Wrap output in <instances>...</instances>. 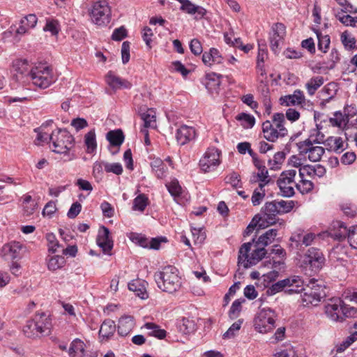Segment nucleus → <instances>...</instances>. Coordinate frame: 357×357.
I'll list each match as a JSON object with an SVG mask.
<instances>
[{
  "mask_svg": "<svg viewBox=\"0 0 357 357\" xmlns=\"http://www.w3.org/2000/svg\"><path fill=\"white\" fill-rule=\"evenodd\" d=\"M40 334L49 332L51 328V321L49 317L44 312L37 313L32 319Z\"/></svg>",
  "mask_w": 357,
  "mask_h": 357,
  "instance_id": "27",
  "label": "nucleus"
},
{
  "mask_svg": "<svg viewBox=\"0 0 357 357\" xmlns=\"http://www.w3.org/2000/svg\"><path fill=\"white\" fill-rule=\"evenodd\" d=\"M29 77L34 86L41 89H47L55 82L52 70L43 65L31 68Z\"/></svg>",
  "mask_w": 357,
  "mask_h": 357,
  "instance_id": "8",
  "label": "nucleus"
},
{
  "mask_svg": "<svg viewBox=\"0 0 357 357\" xmlns=\"http://www.w3.org/2000/svg\"><path fill=\"white\" fill-rule=\"evenodd\" d=\"M148 198L144 194H141L134 199L132 208L135 211L143 212L148 205Z\"/></svg>",
  "mask_w": 357,
  "mask_h": 357,
  "instance_id": "50",
  "label": "nucleus"
},
{
  "mask_svg": "<svg viewBox=\"0 0 357 357\" xmlns=\"http://www.w3.org/2000/svg\"><path fill=\"white\" fill-rule=\"evenodd\" d=\"M337 85L334 82L327 84L319 92L323 103L328 102L336 94Z\"/></svg>",
  "mask_w": 357,
  "mask_h": 357,
  "instance_id": "34",
  "label": "nucleus"
},
{
  "mask_svg": "<svg viewBox=\"0 0 357 357\" xmlns=\"http://www.w3.org/2000/svg\"><path fill=\"white\" fill-rule=\"evenodd\" d=\"M332 226L333 229L330 232L331 237L338 241H342L347 237L350 245L357 249V225L347 229L344 222L335 221L333 222Z\"/></svg>",
  "mask_w": 357,
  "mask_h": 357,
  "instance_id": "10",
  "label": "nucleus"
},
{
  "mask_svg": "<svg viewBox=\"0 0 357 357\" xmlns=\"http://www.w3.org/2000/svg\"><path fill=\"white\" fill-rule=\"evenodd\" d=\"M264 188V185L259 184L258 187L254 190L251 197V201L253 206L259 205L264 199L266 195V190Z\"/></svg>",
  "mask_w": 357,
  "mask_h": 357,
  "instance_id": "44",
  "label": "nucleus"
},
{
  "mask_svg": "<svg viewBox=\"0 0 357 357\" xmlns=\"http://www.w3.org/2000/svg\"><path fill=\"white\" fill-rule=\"evenodd\" d=\"M242 323H243V320H241V319H238L237 321L234 322L229 328V329L224 333V335H223L224 338L233 337L236 335V333L240 330Z\"/></svg>",
  "mask_w": 357,
  "mask_h": 357,
  "instance_id": "60",
  "label": "nucleus"
},
{
  "mask_svg": "<svg viewBox=\"0 0 357 357\" xmlns=\"http://www.w3.org/2000/svg\"><path fill=\"white\" fill-rule=\"evenodd\" d=\"M66 264L65 258L60 255L51 257L47 263V267L50 271H56L62 268Z\"/></svg>",
  "mask_w": 357,
  "mask_h": 357,
  "instance_id": "48",
  "label": "nucleus"
},
{
  "mask_svg": "<svg viewBox=\"0 0 357 357\" xmlns=\"http://www.w3.org/2000/svg\"><path fill=\"white\" fill-rule=\"evenodd\" d=\"M341 41L344 48L347 50H353L355 47L356 40L347 31L341 34Z\"/></svg>",
  "mask_w": 357,
  "mask_h": 357,
  "instance_id": "55",
  "label": "nucleus"
},
{
  "mask_svg": "<svg viewBox=\"0 0 357 357\" xmlns=\"http://www.w3.org/2000/svg\"><path fill=\"white\" fill-rule=\"evenodd\" d=\"M197 136L196 129L187 125H181L176 131V139L179 146H184L194 141Z\"/></svg>",
  "mask_w": 357,
  "mask_h": 357,
  "instance_id": "18",
  "label": "nucleus"
},
{
  "mask_svg": "<svg viewBox=\"0 0 357 357\" xmlns=\"http://www.w3.org/2000/svg\"><path fill=\"white\" fill-rule=\"evenodd\" d=\"M270 181L271 179L268 176V172L266 167L261 169H258V173L255 176H253V178L251 179V182H257L259 184H261V185L264 186H266Z\"/></svg>",
  "mask_w": 357,
  "mask_h": 357,
  "instance_id": "43",
  "label": "nucleus"
},
{
  "mask_svg": "<svg viewBox=\"0 0 357 357\" xmlns=\"http://www.w3.org/2000/svg\"><path fill=\"white\" fill-rule=\"evenodd\" d=\"M13 69L15 72L21 75H26L29 76L31 68L26 59H17L13 63Z\"/></svg>",
  "mask_w": 357,
  "mask_h": 357,
  "instance_id": "41",
  "label": "nucleus"
},
{
  "mask_svg": "<svg viewBox=\"0 0 357 357\" xmlns=\"http://www.w3.org/2000/svg\"><path fill=\"white\" fill-rule=\"evenodd\" d=\"M266 250L252 242L243 243L238 252V264L248 268L257 264L266 255Z\"/></svg>",
  "mask_w": 357,
  "mask_h": 357,
  "instance_id": "3",
  "label": "nucleus"
},
{
  "mask_svg": "<svg viewBox=\"0 0 357 357\" xmlns=\"http://www.w3.org/2000/svg\"><path fill=\"white\" fill-rule=\"evenodd\" d=\"M356 159V155L353 151L345 152L340 158V162L344 165H350L353 164Z\"/></svg>",
  "mask_w": 357,
  "mask_h": 357,
  "instance_id": "63",
  "label": "nucleus"
},
{
  "mask_svg": "<svg viewBox=\"0 0 357 357\" xmlns=\"http://www.w3.org/2000/svg\"><path fill=\"white\" fill-rule=\"evenodd\" d=\"M325 261V257L319 249L310 248L301 257L299 266L306 275H312L323 268Z\"/></svg>",
  "mask_w": 357,
  "mask_h": 357,
  "instance_id": "5",
  "label": "nucleus"
},
{
  "mask_svg": "<svg viewBox=\"0 0 357 357\" xmlns=\"http://www.w3.org/2000/svg\"><path fill=\"white\" fill-rule=\"evenodd\" d=\"M59 29V22L54 19H47L45 26L43 27L45 31L50 32L52 36L57 35Z\"/></svg>",
  "mask_w": 357,
  "mask_h": 357,
  "instance_id": "56",
  "label": "nucleus"
},
{
  "mask_svg": "<svg viewBox=\"0 0 357 357\" xmlns=\"http://www.w3.org/2000/svg\"><path fill=\"white\" fill-rule=\"evenodd\" d=\"M285 158V155L283 152L276 153L273 159L268 160V166L271 169L276 170L280 168V165Z\"/></svg>",
  "mask_w": 357,
  "mask_h": 357,
  "instance_id": "54",
  "label": "nucleus"
},
{
  "mask_svg": "<svg viewBox=\"0 0 357 357\" xmlns=\"http://www.w3.org/2000/svg\"><path fill=\"white\" fill-rule=\"evenodd\" d=\"M347 118L340 112H336L333 117L329 118V122L333 126L342 127L346 124Z\"/></svg>",
  "mask_w": 357,
  "mask_h": 357,
  "instance_id": "58",
  "label": "nucleus"
},
{
  "mask_svg": "<svg viewBox=\"0 0 357 357\" xmlns=\"http://www.w3.org/2000/svg\"><path fill=\"white\" fill-rule=\"evenodd\" d=\"M106 138L112 146H119L124 141V135L119 129L110 130L107 133Z\"/></svg>",
  "mask_w": 357,
  "mask_h": 357,
  "instance_id": "37",
  "label": "nucleus"
},
{
  "mask_svg": "<svg viewBox=\"0 0 357 357\" xmlns=\"http://www.w3.org/2000/svg\"><path fill=\"white\" fill-rule=\"evenodd\" d=\"M104 169L106 172L121 175L123 173V167L119 162L104 164Z\"/></svg>",
  "mask_w": 357,
  "mask_h": 357,
  "instance_id": "57",
  "label": "nucleus"
},
{
  "mask_svg": "<svg viewBox=\"0 0 357 357\" xmlns=\"http://www.w3.org/2000/svg\"><path fill=\"white\" fill-rule=\"evenodd\" d=\"M340 60V55L336 49H332L328 57L324 61V66L326 70L333 69Z\"/></svg>",
  "mask_w": 357,
  "mask_h": 357,
  "instance_id": "40",
  "label": "nucleus"
},
{
  "mask_svg": "<svg viewBox=\"0 0 357 357\" xmlns=\"http://www.w3.org/2000/svg\"><path fill=\"white\" fill-rule=\"evenodd\" d=\"M145 328L149 330V335L158 339H164L166 337L167 332L164 329H161L160 326L153 323H146Z\"/></svg>",
  "mask_w": 357,
  "mask_h": 357,
  "instance_id": "45",
  "label": "nucleus"
},
{
  "mask_svg": "<svg viewBox=\"0 0 357 357\" xmlns=\"http://www.w3.org/2000/svg\"><path fill=\"white\" fill-rule=\"evenodd\" d=\"M193 240L196 244H202L206 239V234L202 228L192 227L191 229Z\"/></svg>",
  "mask_w": 357,
  "mask_h": 357,
  "instance_id": "59",
  "label": "nucleus"
},
{
  "mask_svg": "<svg viewBox=\"0 0 357 357\" xmlns=\"http://www.w3.org/2000/svg\"><path fill=\"white\" fill-rule=\"evenodd\" d=\"M262 130L264 137L269 142H274L278 138L283 137L287 135L286 128H278L276 125H273L271 121H266L262 124Z\"/></svg>",
  "mask_w": 357,
  "mask_h": 357,
  "instance_id": "16",
  "label": "nucleus"
},
{
  "mask_svg": "<svg viewBox=\"0 0 357 357\" xmlns=\"http://www.w3.org/2000/svg\"><path fill=\"white\" fill-rule=\"evenodd\" d=\"M318 38V49L324 53H326L329 48L331 39L328 35H323L321 32L317 31Z\"/></svg>",
  "mask_w": 357,
  "mask_h": 357,
  "instance_id": "49",
  "label": "nucleus"
},
{
  "mask_svg": "<svg viewBox=\"0 0 357 357\" xmlns=\"http://www.w3.org/2000/svg\"><path fill=\"white\" fill-rule=\"evenodd\" d=\"M258 301L261 302V305L254 318L253 326L256 331L265 334L271 332L275 327L277 313L269 307L261 306L263 303L262 298H260Z\"/></svg>",
  "mask_w": 357,
  "mask_h": 357,
  "instance_id": "4",
  "label": "nucleus"
},
{
  "mask_svg": "<svg viewBox=\"0 0 357 357\" xmlns=\"http://www.w3.org/2000/svg\"><path fill=\"white\" fill-rule=\"evenodd\" d=\"M302 279L301 277L294 275L291 278L280 280L273 284L266 290L268 295H274L286 288L285 291L289 294L299 293L302 290Z\"/></svg>",
  "mask_w": 357,
  "mask_h": 357,
  "instance_id": "11",
  "label": "nucleus"
},
{
  "mask_svg": "<svg viewBox=\"0 0 357 357\" xmlns=\"http://www.w3.org/2000/svg\"><path fill=\"white\" fill-rule=\"evenodd\" d=\"M50 141L52 144V151L59 154L68 155L69 160L75 158V154L70 153L74 147L75 140L73 135L66 129H56L52 132Z\"/></svg>",
  "mask_w": 357,
  "mask_h": 357,
  "instance_id": "2",
  "label": "nucleus"
},
{
  "mask_svg": "<svg viewBox=\"0 0 357 357\" xmlns=\"http://www.w3.org/2000/svg\"><path fill=\"white\" fill-rule=\"evenodd\" d=\"M26 251V246L19 241H12L5 244L2 248L4 257L11 260L20 259Z\"/></svg>",
  "mask_w": 357,
  "mask_h": 357,
  "instance_id": "15",
  "label": "nucleus"
},
{
  "mask_svg": "<svg viewBox=\"0 0 357 357\" xmlns=\"http://www.w3.org/2000/svg\"><path fill=\"white\" fill-rule=\"evenodd\" d=\"M278 235V230L275 229H271L266 231L264 234L261 235L255 243L257 244L261 248H265L266 246L272 243Z\"/></svg>",
  "mask_w": 357,
  "mask_h": 357,
  "instance_id": "36",
  "label": "nucleus"
},
{
  "mask_svg": "<svg viewBox=\"0 0 357 357\" xmlns=\"http://www.w3.org/2000/svg\"><path fill=\"white\" fill-rule=\"evenodd\" d=\"M296 175L295 169H289L283 172L277 181V184L280 188V192L282 196L286 197H291L294 195V188L296 183L294 178Z\"/></svg>",
  "mask_w": 357,
  "mask_h": 357,
  "instance_id": "13",
  "label": "nucleus"
},
{
  "mask_svg": "<svg viewBox=\"0 0 357 357\" xmlns=\"http://www.w3.org/2000/svg\"><path fill=\"white\" fill-rule=\"evenodd\" d=\"M151 167L158 178H162L166 176L167 168L161 159H153L151 162Z\"/></svg>",
  "mask_w": 357,
  "mask_h": 357,
  "instance_id": "38",
  "label": "nucleus"
},
{
  "mask_svg": "<svg viewBox=\"0 0 357 357\" xmlns=\"http://www.w3.org/2000/svg\"><path fill=\"white\" fill-rule=\"evenodd\" d=\"M324 142V135L317 132L314 139H307L297 144L299 153L303 155H307L308 159L312 162H318L321 160L325 150L319 146H314L313 143L321 144Z\"/></svg>",
  "mask_w": 357,
  "mask_h": 357,
  "instance_id": "6",
  "label": "nucleus"
},
{
  "mask_svg": "<svg viewBox=\"0 0 357 357\" xmlns=\"http://www.w3.org/2000/svg\"><path fill=\"white\" fill-rule=\"evenodd\" d=\"M245 302V299H236L235 300L231 307H230V310L229 311V316L230 317L231 319H236L241 310H242V303Z\"/></svg>",
  "mask_w": 357,
  "mask_h": 357,
  "instance_id": "53",
  "label": "nucleus"
},
{
  "mask_svg": "<svg viewBox=\"0 0 357 357\" xmlns=\"http://www.w3.org/2000/svg\"><path fill=\"white\" fill-rule=\"evenodd\" d=\"M236 120L241 122L244 128H252L255 124V118L246 113H241L236 117Z\"/></svg>",
  "mask_w": 357,
  "mask_h": 357,
  "instance_id": "46",
  "label": "nucleus"
},
{
  "mask_svg": "<svg viewBox=\"0 0 357 357\" xmlns=\"http://www.w3.org/2000/svg\"><path fill=\"white\" fill-rule=\"evenodd\" d=\"M180 10L190 15L197 14L195 19H202L207 13V10L204 8L197 6L189 0L181 6Z\"/></svg>",
  "mask_w": 357,
  "mask_h": 357,
  "instance_id": "24",
  "label": "nucleus"
},
{
  "mask_svg": "<svg viewBox=\"0 0 357 357\" xmlns=\"http://www.w3.org/2000/svg\"><path fill=\"white\" fill-rule=\"evenodd\" d=\"M178 269L173 266H167L156 272L154 278L158 287L162 291L172 294L181 286V279Z\"/></svg>",
  "mask_w": 357,
  "mask_h": 357,
  "instance_id": "1",
  "label": "nucleus"
},
{
  "mask_svg": "<svg viewBox=\"0 0 357 357\" xmlns=\"http://www.w3.org/2000/svg\"><path fill=\"white\" fill-rule=\"evenodd\" d=\"M105 82L114 90L129 89L132 87V84L129 81L116 75L112 71L107 73L105 76Z\"/></svg>",
  "mask_w": 357,
  "mask_h": 357,
  "instance_id": "22",
  "label": "nucleus"
},
{
  "mask_svg": "<svg viewBox=\"0 0 357 357\" xmlns=\"http://www.w3.org/2000/svg\"><path fill=\"white\" fill-rule=\"evenodd\" d=\"M305 101L303 92L299 89L294 91L293 94L287 95L280 98V103L282 105H301Z\"/></svg>",
  "mask_w": 357,
  "mask_h": 357,
  "instance_id": "26",
  "label": "nucleus"
},
{
  "mask_svg": "<svg viewBox=\"0 0 357 357\" xmlns=\"http://www.w3.org/2000/svg\"><path fill=\"white\" fill-rule=\"evenodd\" d=\"M166 188L170 195L174 198L181 196L183 188L180 185L177 179H173L169 183H166Z\"/></svg>",
  "mask_w": 357,
  "mask_h": 357,
  "instance_id": "47",
  "label": "nucleus"
},
{
  "mask_svg": "<svg viewBox=\"0 0 357 357\" xmlns=\"http://www.w3.org/2000/svg\"><path fill=\"white\" fill-rule=\"evenodd\" d=\"M142 119L144 121L145 128H155V113L153 110H148L146 112L142 114Z\"/></svg>",
  "mask_w": 357,
  "mask_h": 357,
  "instance_id": "51",
  "label": "nucleus"
},
{
  "mask_svg": "<svg viewBox=\"0 0 357 357\" xmlns=\"http://www.w3.org/2000/svg\"><path fill=\"white\" fill-rule=\"evenodd\" d=\"M84 143L87 148V153H92L96 150L97 143L94 129L90 130L85 135Z\"/></svg>",
  "mask_w": 357,
  "mask_h": 357,
  "instance_id": "39",
  "label": "nucleus"
},
{
  "mask_svg": "<svg viewBox=\"0 0 357 357\" xmlns=\"http://www.w3.org/2000/svg\"><path fill=\"white\" fill-rule=\"evenodd\" d=\"M129 290L134 291L137 296L142 299L148 298V294L146 290L144 282L139 280H132L128 283Z\"/></svg>",
  "mask_w": 357,
  "mask_h": 357,
  "instance_id": "32",
  "label": "nucleus"
},
{
  "mask_svg": "<svg viewBox=\"0 0 357 357\" xmlns=\"http://www.w3.org/2000/svg\"><path fill=\"white\" fill-rule=\"evenodd\" d=\"M227 182L230 183L234 188H241L240 175L236 172H232L226 177Z\"/></svg>",
  "mask_w": 357,
  "mask_h": 357,
  "instance_id": "62",
  "label": "nucleus"
},
{
  "mask_svg": "<svg viewBox=\"0 0 357 357\" xmlns=\"http://www.w3.org/2000/svg\"><path fill=\"white\" fill-rule=\"evenodd\" d=\"M317 282L314 279H311L309 283L305 286L302 280V290L299 293L303 292L301 296L303 305H312L316 306L321 301V299L326 296L325 287L317 284Z\"/></svg>",
  "mask_w": 357,
  "mask_h": 357,
  "instance_id": "7",
  "label": "nucleus"
},
{
  "mask_svg": "<svg viewBox=\"0 0 357 357\" xmlns=\"http://www.w3.org/2000/svg\"><path fill=\"white\" fill-rule=\"evenodd\" d=\"M286 35V26L282 23H275L271 27L269 33L270 47L271 50L276 54L279 50V46Z\"/></svg>",
  "mask_w": 357,
  "mask_h": 357,
  "instance_id": "14",
  "label": "nucleus"
},
{
  "mask_svg": "<svg viewBox=\"0 0 357 357\" xmlns=\"http://www.w3.org/2000/svg\"><path fill=\"white\" fill-rule=\"evenodd\" d=\"M296 187L301 193L304 195L307 194L312 190L314 183L310 180L301 178V181L296 184Z\"/></svg>",
  "mask_w": 357,
  "mask_h": 357,
  "instance_id": "52",
  "label": "nucleus"
},
{
  "mask_svg": "<svg viewBox=\"0 0 357 357\" xmlns=\"http://www.w3.org/2000/svg\"><path fill=\"white\" fill-rule=\"evenodd\" d=\"M135 326L134 319L131 316H123L119 320L118 333L121 336L128 335Z\"/></svg>",
  "mask_w": 357,
  "mask_h": 357,
  "instance_id": "25",
  "label": "nucleus"
},
{
  "mask_svg": "<svg viewBox=\"0 0 357 357\" xmlns=\"http://www.w3.org/2000/svg\"><path fill=\"white\" fill-rule=\"evenodd\" d=\"M280 214L289 212L294 206V201H280L277 202Z\"/></svg>",
  "mask_w": 357,
  "mask_h": 357,
  "instance_id": "64",
  "label": "nucleus"
},
{
  "mask_svg": "<svg viewBox=\"0 0 357 357\" xmlns=\"http://www.w3.org/2000/svg\"><path fill=\"white\" fill-rule=\"evenodd\" d=\"M316 235L314 233H294L290 237L289 247L292 250H295L296 252L301 250V247L305 245V247L310 245L314 240L315 239Z\"/></svg>",
  "mask_w": 357,
  "mask_h": 357,
  "instance_id": "17",
  "label": "nucleus"
},
{
  "mask_svg": "<svg viewBox=\"0 0 357 357\" xmlns=\"http://www.w3.org/2000/svg\"><path fill=\"white\" fill-rule=\"evenodd\" d=\"M130 239L144 248H147L149 246V240L142 234H132Z\"/></svg>",
  "mask_w": 357,
  "mask_h": 357,
  "instance_id": "61",
  "label": "nucleus"
},
{
  "mask_svg": "<svg viewBox=\"0 0 357 357\" xmlns=\"http://www.w3.org/2000/svg\"><path fill=\"white\" fill-rule=\"evenodd\" d=\"M347 299L349 300L351 302H355L356 305L351 306L350 305H347L342 301V307H343V319L345 317H357V293H354L350 296H347Z\"/></svg>",
  "mask_w": 357,
  "mask_h": 357,
  "instance_id": "31",
  "label": "nucleus"
},
{
  "mask_svg": "<svg viewBox=\"0 0 357 357\" xmlns=\"http://www.w3.org/2000/svg\"><path fill=\"white\" fill-rule=\"evenodd\" d=\"M177 328L181 333L188 335L197 330V326L193 319L183 317L177 321Z\"/></svg>",
  "mask_w": 357,
  "mask_h": 357,
  "instance_id": "29",
  "label": "nucleus"
},
{
  "mask_svg": "<svg viewBox=\"0 0 357 357\" xmlns=\"http://www.w3.org/2000/svg\"><path fill=\"white\" fill-rule=\"evenodd\" d=\"M221 151L215 147L208 148L199 162V165L204 173L215 171L221 163Z\"/></svg>",
  "mask_w": 357,
  "mask_h": 357,
  "instance_id": "12",
  "label": "nucleus"
},
{
  "mask_svg": "<svg viewBox=\"0 0 357 357\" xmlns=\"http://www.w3.org/2000/svg\"><path fill=\"white\" fill-rule=\"evenodd\" d=\"M89 13L92 22L99 26H105L110 22L111 8L105 0L94 2Z\"/></svg>",
  "mask_w": 357,
  "mask_h": 357,
  "instance_id": "9",
  "label": "nucleus"
},
{
  "mask_svg": "<svg viewBox=\"0 0 357 357\" xmlns=\"http://www.w3.org/2000/svg\"><path fill=\"white\" fill-rule=\"evenodd\" d=\"M116 329L115 322L111 319H106L100 326L99 335L102 338L108 339L114 335Z\"/></svg>",
  "mask_w": 357,
  "mask_h": 357,
  "instance_id": "33",
  "label": "nucleus"
},
{
  "mask_svg": "<svg viewBox=\"0 0 357 357\" xmlns=\"http://www.w3.org/2000/svg\"><path fill=\"white\" fill-rule=\"evenodd\" d=\"M23 333L27 337L30 338L36 337L40 334L38 329L37 324H35L33 319L26 321L23 327Z\"/></svg>",
  "mask_w": 357,
  "mask_h": 357,
  "instance_id": "42",
  "label": "nucleus"
},
{
  "mask_svg": "<svg viewBox=\"0 0 357 357\" xmlns=\"http://www.w3.org/2000/svg\"><path fill=\"white\" fill-rule=\"evenodd\" d=\"M342 301L340 299H332L325 306L326 316L334 321H343Z\"/></svg>",
  "mask_w": 357,
  "mask_h": 357,
  "instance_id": "19",
  "label": "nucleus"
},
{
  "mask_svg": "<svg viewBox=\"0 0 357 357\" xmlns=\"http://www.w3.org/2000/svg\"><path fill=\"white\" fill-rule=\"evenodd\" d=\"M323 143L329 151L340 153L344 149V142L340 137H329Z\"/></svg>",
  "mask_w": 357,
  "mask_h": 357,
  "instance_id": "28",
  "label": "nucleus"
},
{
  "mask_svg": "<svg viewBox=\"0 0 357 357\" xmlns=\"http://www.w3.org/2000/svg\"><path fill=\"white\" fill-rule=\"evenodd\" d=\"M97 245L102 248L105 254L110 255L114 243L112 238L110 237V232L108 228L102 226L98 231L96 238Z\"/></svg>",
  "mask_w": 357,
  "mask_h": 357,
  "instance_id": "20",
  "label": "nucleus"
},
{
  "mask_svg": "<svg viewBox=\"0 0 357 357\" xmlns=\"http://www.w3.org/2000/svg\"><path fill=\"white\" fill-rule=\"evenodd\" d=\"M70 357H84L85 354V344L83 341L76 338L70 344L68 349Z\"/></svg>",
  "mask_w": 357,
  "mask_h": 357,
  "instance_id": "30",
  "label": "nucleus"
},
{
  "mask_svg": "<svg viewBox=\"0 0 357 357\" xmlns=\"http://www.w3.org/2000/svg\"><path fill=\"white\" fill-rule=\"evenodd\" d=\"M324 77L320 75L311 77L305 84L308 95L310 96L314 95L317 89L324 84Z\"/></svg>",
  "mask_w": 357,
  "mask_h": 357,
  "instance_id": "35",
  "label": "nucleus"
},
{
  "mask_svg": "<svg viewBox=\"0 0 357 357\" xmlns=\"http://www.w3.org/2000/svg\"><path fill=\"white\" fill-rule=\"evenodd\" d=\"M265 222L268 225L276 222V217L280 214L279 206L276 201L266 202L261 208Z\"/></svg>",
  "mask_w": 357,
  "mask_h": 357,
  "instance_id": "21",
  "label": "nucleus"
},
{
  "mask_svg": "<svg viewBox=\"0 0 357 357\" xmlns=\"http://www.w3.org/2000/svg\"><path fill=\"white\" fill-rule=\"evenodd\" d=\"M222 75L211 73L206 75L204 85L211 93H218L220 86Z\"/></svg>",
  "mask_w": 357,
  "mask_h": 357,
  "instance_id": "23",
  "label": "nucleus"
}]
</instances>
